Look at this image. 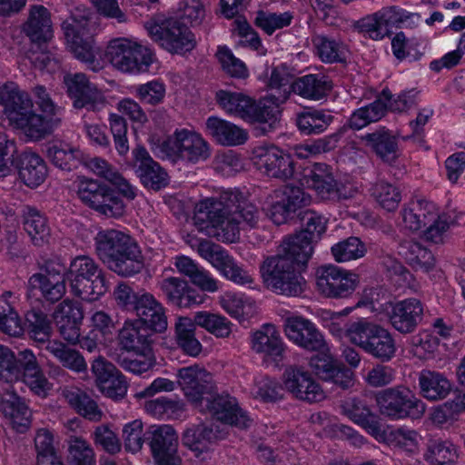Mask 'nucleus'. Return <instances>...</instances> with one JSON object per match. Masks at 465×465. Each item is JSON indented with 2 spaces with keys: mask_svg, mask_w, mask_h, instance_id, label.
Here are the masks:
<instances>
[{
  "mask_svg": "<svg viewBox=\"0 0 465 465\" xmlns=\"http://www.w3.org/2000/svg\"><path fill=\"white\" fill-rule=\"evenodd\" d=\"M302 230L286 239L279 252L267 258L261 266L265 282L277 293L300 295L305 286L301 271L313 252V244L326 231L327 220L322 214L308 210L302 216Z\"/></svg>",
  "mask_w": 465,
  "mask_h": 465,
  "instance_id": "1",
  "label": "nucleus"
},
{
  "mask_svg": "<svg viewBox=\"0 0 465 465\" xmlns=\"http://www.w3.org/2000/svg\"><path fill=\"white\" fill-rule=\"evenodd\" d=\"M205 209H200L195 216L199 231L226 243L238 241L241 229L254 227L259 220L257 208L237 190L223 192L219 201Z\"/></svg>",
  "mask_w": 465,
  "mask_h": 465,
  "instance_id": "2",
  "label": "nucleus"
},
{
  "mask_svg": "<svg viewBox=\"0 0 465 465\" xmlns=\"http://www.w3.org/2000/svg\"><path fill=\"white\" fill-rule=\"evenodd\" d=\"M95 252L107 267L123 276H131L143 268V257L137 242L129 234L108 229L94 237Z\"/></svg>",
  "mask_w": 465,
  "mask_h": 465,
  "instance_id": "3",
  "label": "nucleus"
},
{
  "mask_svg": "<svg viewBox=\"0 0 465 465\" xmlns=\"http://www.w3.org/2000/svg\"><path fill=\"white\" fill-rule=\"evenodd\" d=\"M3 115L23 130L28 142H36L50 132L49 123L34 112L29 94L14 82L0 84V118Z\"/></svg>",
  "mask_w": 465,
  "mask_h": 465,
  "instance_id": "4",
  "label": "nucleus"
},
{
  "mask_svg": "<svg viewBox=\"0 0 465 465\" xmlns=\"http://www.w3.org/2000/svg\"><path fill=\"white\" fill-rule=\"evenodd\" d=\"M0 378L6 381H18L22 378L32 391L42 397L47 394L52 386L31 351H20L18 358H15L9 348L2 345H0Z\"/></svg>",
  "mask_w": 465,
  "mask_h": 465,
  "instance_id": "5",
  "label": "nucleus"
},
{
  "mask_svg": "<svg viewBox=\"0 0 465 465\" xmlns=\"http://www.w3.org/2000/svg\"><path fill=\"white\" fill-rule=\"evenodd\" d=\"M346 338L381 361H391L396 353V343L392 334L383 326L365 318L347 324Z\"/></svg>",
  "mask_w": 465,
  "mask_h": 465,
  "instance_id": "6",
  "label": "nucleus"
},
{
  "mask_svg": "<svg viewBox=\"0 0 465 465\" xmlns=\"http://www.w3.org/2000/svg\"><path fill=\"white\" fill-rule=\"evenodd\" d=\"M90 15L89 10L84 7H75L70 17L63 22L62 28L68 47L74 57L95 72L101 68V64L96 59Z\"/></svg>",
  "mask_w": 465,
  "mask_h": 465,
  "instance_id": "7",
  "label": "nucleus"
},
{
  "mask_svg": "<svg viewBox=\"0 0 465 465\" xmlns=\"http://www.w3.org/2000/svg\"><path fill=\"white\" fill-rule=\"evenodd\" d=\"M67 278L72 292L87 302L97 301L108 290L103 270L85 255L72 260Z\"/></svg>",
  "mask_w": 465,
  "mask_h": 465,
  "instance_id": "8",
  "label": "nucleus"
},
{
  "mask_svg": "<svg viewBox=\"0 0 465 465\" xmlns=\"http://www.w3.org/2000/svg\"><path fill=\"white\" fill-rule=\"evenodd\" d=\"M292 152H285L280 147H254L251 160L257 169L269 176L287 180L295 174L293 155L306 158L320 153V147H291Z\"/></svg>",
  "mask_w": 465,
  "mask_h": 465,
  "instance_id": "9",
  "label": "nucleus"
},
{
  "mask_svg": "<svg viewBox=\"0 0 465 465\" xmlns=\"http://www.w3.org/2000/svg\"><path fill=\"white\" fill-rule=\"evenodd\" d=\"M151 39L172 54H184L195 46L191 30L179 20L158 15L144 24Z\"/></svg>",
  "mask_w": 465,
  "mask_h": 465,
  "instance_id": "10",
  "label": "nucleus"
},
{
  "mask_svg": "<svg viewBox=\"0 0 465 465\" xmlns=\"http://www.w3.org/2000/svg\"><path fill=\"white\" fill-rule=\"evenodd\" d=\"M105 56L114 68L128 74L145 72L153 62V53L148 46L125 37L111 40Z\"/></svg>",
  "mask_w": 465,
  "mask_h": 465,
  "instance_id": "11",
  "label": "nucleus"
},
{
  "mask_svg": "<svg viewBox=\"0 0 465 465\" xmlns=\"http://www.w3.org/2000/svg\"><path fill=\"white\" fill-rule=\"evenodd\" d=\"M376 402L381 415L395 420L419 419L426 410L425 403L405 386H395L379 391Z\"/></svg>",
  "mask_w": 465,
  "mask_h": 465,
  "instance_id": "12",
  "label": "nucleus"
},
{
  "mask_svg": "<svg viewBox=\"0 0 465 465\" xmlns=\"http://www.w3.org/2000/svg\"><path fill=\"white\" fill-rule=\"evenodd\" d=\"M420 21L418 14L397 6L382 8L361 20V27L373 40H381L392 33V28L412 27Z\"/></svg>",
  "mask_w": 465,
  "mask_h": 465,
  "instance_id": "13",
  "label": "nucleus"
},
{
  "mask_svg": "<svg viewBox=\"0 0 465 465\" xmlns=\"http://www.w3.org/2000/svg\"><path fill=\"white\" fill-rule=\"evenodd\" d=\"M197 252L227 280L238 285H249L253 282L252 274L222 246L203 240L199 242Z\"/></svg>",
  "mask_w": 465,
  "mask_h": 465,
  "instance_id": "14",
  "label": "nucleus"
},
{
  "mask_svg": "<svg viewBox=\"0 0 465 465\" xmlns=\"http://www.w3.org/2000/svg\"><path fill=\"white\" fill-rule=\"evenodd\" d=\"M77 194L84 204L104 216L119 217L124 213L123 202L93 179L78 177Z\"/></svg>",
  "mask_w": 465,
  "mask_h": 465,
  "instance_id": "15",
  "label": "nucleus"
},
{
  "mask_svg": "<svg viewBox=\"0 0 465 465\" xmlns=\"http://www.w3.org/2000/svg\"><path fill=\"white\" fill-rule=\"evenodd\" d=\"M302 186L314 190L322 198H329L336 193L340 199H349L358 192L356 187L340 186L335 181L331 168L325 163H314L302 169L297 178Z\"/></svg>",
  "mask_w": 465,
  "mask_h": 465,
  "instance_id": "16",
  "label": "nucleus"
},
{
  "mask_svg": "<svg viewBox=\"0 0 465 465\" xmlns=\"http://www.w3.org/2000/svg\"><path fill=\"white\" fill-rule=\"evenodd\" d=\"M358 283L357 274L333 264L322 265L316 271L317 290L327 298H347L355 291Z\"/></svg>",
  "mask_w": 465,
  "mask_h": 465,
  "instance_id": "17",
  "label": "nucleus"
},
{
  "mask_svg": "<svg viewBox=\"0 0 465 465\" xmlns=\"http://www.w3.org/2000/svg\"><path fill=\"white\" fill-rule=\"evenodd\" d=\"M146 434L157 465H181L182 460L177 454L178 434L171 425H152Z\"/></svg>",
  "mask_w": 465,
  "mask_h": 465,
  "instance_id": "18",
  "label": "nucleus"
},
{
  "mask_svg": "<svg viewBox=\"0 0 465 465\" xmlns=\"http://www.w3.org/2000/svg\"><path fill=\"white\" fill-rule=\"evenodd\" d=\"M267 214L277 225L285 223L299 208L310 203L311 197L300 187L285 185L269 196Z\"/></svg>",
  "mask_w": 465,
  "mask_h": 465,
  "instance_id": "19",
  "label": "nucleus"
},
{
  "mask_svg": "<svg viewBox=\"0 0 465 465\" xmlns=\"http://www.w3.org/2000/svg\"><path fill=\"white\" fill-rule=\"evenodd\" d=\"M282 388L295 399L312 403L325 398L321 385L302 367L295 365L286 367L282 373Z\"/></svg>",
  "mask_w": 465,
  "mask_h": 465,
  "instance_id": "20",
  "label": "nucleus"
},
{
  "mask_svg": "<svg viewBox=\"0 0 465 465\" xmlns=\"http://www.w3.org/2000/svg\"><path fill=\"white\" fill-rule=\"evenodd\" d=\"M198 408L225 424L247 428L252 422L247 413L239 407L235 398L228 394H218L214 390L211 395L206 396L203 406Z\"/></svg>",
  "mask_w": 465,
  "mask_h": 465,
  "instance_id": "21",
  "label": "nucleus"
},
{
  "mask_svg": "<svg viewBox=\"0 0 465 465\" xmlns=\"http://www.w3.org/2000/svg\"><path fill=\"white\" fill-rule=\"evenodd\" d=\"M67 93L75 108L99 111L106 104L103 93L83 73L67 74L64 77Z\"/></svg>",
  "mask_w": 465,
  "mask_h": 465,
  "instance_id": "22",
  "label": "nucleus"
},
{
  "mask_svg": "<svg viewBox=\"0 0 465 465\" xmlns=\"http://www.w3.org/2000/svg\"><path fill=\"white\" fill-rule=\"evenodd\" d=\"M127 162L145 187L159 191L167 186L169 183L167 173L153 161L144 147H134Z\"/></svg>",
  "mask_w": 465,
  "mask_h": 465,
  "instance_id": "23",
  "label": "nucleus"
},
{
  "mask_svg": "<svg viewBox=\"0 0 465 465\" xmlns=\"http://www.w3.org/2000/svg\"><path fill=\"white\" fill-rule=\"evenodd\" d=\"M178 384L185 397L195 407L203 406L206 396L212 394L215 388L212 383V376L198 366L181 368L177 373Z\"/></svg>",
  "mask_w": 465,
  "mask_h": 465,
  "instance_id": "24",
  "label": "nucleus"
},
{
  "mask_svg": "<svg viewBox=\"0 0 465 465\" xmlns=\"http://www.w3.org/2000/svg\"><path fill=\"white\" fill-rule=\"evenodd\" d=\"M286 337L307 351H326L327 341L315 324L301 316L288 317L284 322Z\"/></svg>",
  "mask_w": 465,
  "mask_h": 465,
  "instance_id": "25",
  "label": "nucleus"
},
{
  "mask_svg": "<svg viewBox=\"0 0 465 465\" xmlns=\"http://www.w3.org/2000/svg\"><path fill=\"white\" fill-rule=\"evenodd\" d=\"M92 371L99 391L104 396L117 401L126 395L128 384L124 376L104 358L98 357L93 361Z\"/></svg>",
  "mask_w": 465,
  "mask_h": 465,
  "instance_id": "26",
  "label": "nucleus"
},
{
  "mask_svg": "<svg viewBox=\"0 0 465 465\" xmlns=\"http://www.w3.org/2000/svg\"><path fill=\"white\" fill-rule=\"evenodd\" d=\"M252 351L262 356L267 362L277 364L283 359L285 343L275 325L266 323L252 332L251 339Z\"/></svg>",
  "mask_w": 465,
  "mask_h": 465,
  "instance_id": "27",
  "label": "nucleus"
},
{
  "mask_svg": "<svg viewBox=\"0 0 465 465\" xmlns=\"http://www.w3.org/2000/svg\"><path fill=\"white\" fill-rule=\"evenodd\" d=\"M389 312V319L392 327L401 332H412L420 323L423 314L424 306L422 302L416 298H408L397 302L391 305Z\"/></svg>",
  "mask_w": 465,
  "mask_h": 465,
  "instance_id": "28",
  "label": "nucleus"
},
{
  "mask_svg": "<svg viewBox=\"0 0 465 465\" xmlns=\"http://www.w3.org/2000/svg\"><path fill=\"white\" fill-rule=\"evenodd\" d=\"M167 302L178 308H191L204 302V295L179 277H168L159 282Z\"/></svg>",
  "mask_w": 465,
  "mask_h": 465,
  "instance_id": "29",
  "label": "nucleus"
},
{
  "mask_svg": "<svg viewBox=\"0 0 465 465\" xmlns=\"http://www.w3.org/2000/svg\"><path fill=\"white\" fill-rule=\"evenodd\" d=\"M134 312L143 325L156 331L163 332L167 328L165 309L156 298L149 292H141Z\"/></svg>",
  "mask_w": 465,
  "mask_h": 465,
  "instance_id": "30",
  "label": "nucleus"
},
{
  "mask_svg": "<svg viewBox=\"0 0 465 465\" xmlns=\"http://www.w3.org/2000/svg\"><path fill=\"white\" fill-rule=\"evenodd\" d=\"M0 410L15 431L23 433L27 430L31 423V412L14 391L6 390L1 394Z\"/></svg>",
  "mask_w": 465,
  "mask_h": 465,
  "instance_id": "31",
  "label": "nucleus"
},
{
  "mask_svg": "<svg viewBox=\"0 0 465 465\" xmlns=\"http://www.w3.org/2000/svg\"><path fill=\"white\" fill-rule=\"evenodd\" d=\"M342 414L365 429L375 438L381 437V425L370 408L361 400L350 397L341 403Z\"/></svg>",
  "mask_w": 465,
  "mask_h": 465,
  "instance_id": "32",
  "label": "nucleus"
},
{
  "mask_svg": "<svg viewBox=\"0 0 465 465\" xmlns=\"http://www.w3.org/2000/svg\"><path fill=\"white\" fill-rule=\"evenodd\" d=\"M119 341L127 351L146 353L152 350L149 330L141 321H126L120 330Z\"/></svg>",
  "mask_w": 465,
  "mask_h": 465,
  "instance_id": "33",
  "label": "nucleus"
},
{
  "mask_svg": "<svg viewBox=\"0 0 465 465\" xmlns=\"http://www.w3.org/2000/svg\"><path fill=\"white\" fill-rule=\"evenodd\" d=\"M205 125L208 134L222 144L242 145L249 137L244 129L217 116L208 117Z\"/></svg>",
  "mask_w": 465,
  "mask_h": 465,
  "instance_id": "34",
  "label": "nucleus"
},
{
  "mask_svg": "<svg viewBox=\"0 0 465 465\" xmlns=\"http://www.w3.org/2000/svg\"><path fill=\"white\" fill-rule=\"evenodd\" d=\"M19 176L28 187L35 188L43 183L47 176L45 161L36 153L25 151L16 163Z\"/></svg>",
  "mask_w": 465,
  "mask_h": 465,
  "instance_id": "35",
  "label": "nucleus"
},
{
  "mask_svg": "<svg viewBox=\"0 0 465 465\" xmlns=\"http://www.w3.org/2000/svg\"><path fill=\"white\" fill-rule=\"evenodd\" d=\"M286 101V95L269 94L258 102L252 99L246 121L251 123L274 124L281 113L280 105Z\"/></svg>",
  "mask_w": 465,
  "mask_h": 465,
  "instance_id": "36",
  "label": "nucleus"
},
{
  "mask_svg": "<svg viewBox=\"0 0 465 465\" xmlns=\"http://www.w3.org/2000/svg\"><path fill=\"white\" fill-rule=\"evenodd\" d=\"M173 265L181 274L189 277L192 282L203 291L214 292L218 290V282L209 272L200 267L190 257L184 255L176 256Z\"/></svg>",
  "mask_w": 465,
  "mask_h": 465,
  "instance_id": "37",
  "label": "nucleus"
},
{
  "mask_svg": "<svg viewBox=\"0 0 465 465\" xmlns=\"http://www.w3.org/2000/svg\"><path fill=\"white\" fill-rule=\"evenodd\" d=\"M420 394L429 401L445 399L451 391L450 381L440 372L422 370L419 374Z\"/></svg>",
  "mask_w": 465,
  "mask_h": 465,
  "instance_id": "38",
  "label": "nucleus"
},
{
  "mask_svg": "<svg viewBox=\"0 0 465 465\" xmlns=\"http://www.w3.org/2000/svg\"><path fill=\"white\" fill-rule=\"evenodd\" d=\"M62 395L68 404L81 416L93 421H99L103 417V411L96 401L85 391L77 387H66Z\"/></svg>",
  "mask_w": 465,
  "mask_h": 465,
  "instance_id": "39",
  "label": "nucleus"
},
{
  "mask_svg": "<svg viewBox=\"0 0 465 465\" xmlns=\"http://www.w3.org/2000/svg\"><path fill=\"white\" fill-rule=\"evenodd\" d=\"M24 31L32 42H45L52 37V23L48 10L43 5L34 6Z\"/></svg>",
  "mask_w": 465,
  "mask_h": 465,
  "instance_id": "40",
  "label": "nucleus"
},
{
  "mask_svg": "<svg viewBox=\"0 0 465 465\" xmlns=\"http://www.w3.org/2000/svg\"><path fill=\"white\" fill-rule=\"evenodd\" d=\"M391 98V91L384 89L371 104L356 110L350 118L351 127L361 129L372 122L379 121L387 111L386 100Z\"/></svg>",
  "mask_w": 465,
  "mask_h": 465,
  "instance_id": "41",
  "label": "nucleus"
},
{
  "mask_svg": "<svg viewBox=\"0 0 465 465\" xmlns=\"http://www.w3.org/2000/svg\"><path fill=\"white\" fill-rule=\"evenodd\" d=\"M86 164L95 174L101 176L114 185L119 192L128 199H134L136 188L134 187L120 173L113 169L104 160L93 158L90 161L84 159Z\"/></svg>",
  "mask_w": 465,
  "mask_h": 465,
  "instance_id": "42",
  "label": "nucleus"
},
{
  "mask_svg": "<svg viewBox=\"0 0 465 465\" xmlns=\"http://www.w3.org/2000/svg\"><path fill=\"white\" fill-rule=\"evenodd\" d=\"M312 44L316 54L322 62L334 64L346 61L348 49L340 39L318 35L312 38Z\"/></svg>",
  "mask_w": 465,
  "mask_h": 465,
  "instance_id": "43",
  "label": "nucleus"
},
{
  "mask_svg": "<svg viewBox=\"0 0 465 465\" xmlns=\"http://www.w3.org/2000/svg\"><path fill=\"white\" fill-rule=\"evenodd\" d=\"M45 350L64 368L74 372L86 371L87 364L83 355L58 340L47 341Z\"/></svg>",
  "mask_w": 465,
  "mask_h": 465,
  "instance_id": "44",
  "label": "nucleus"
},
{
  "mask_svg": "<svg viewBox=\"0 0 465 465\" xmlns=\"http://www.w3.org/2000/svg\"><path fill=\"white\" fill-rule=\"evenodd\" d=\"M219 107L226 114L246 121L252 98L242 92L219 90L215 94Z\"/></svg>",
  "mask_w": 465,
  "mask_h": 465,
  "instance_id": "45",
  "label": "nucleus"
},
{
  "mask_svg": "<svg viewBox=\"0 0 465 465\" xmlns=\"http://www.w3.org/2000/svg\"><path fill=\"white\" fill-rule=\"evenodd\" d=\"M28 289L31 292L39 291L46 301L55 302L65 293V278L59 275L46 278L42 273H35L28 280Z\"/></svg>",
  "mask_w": 465,
  "mask_h": 465,
  "instance_id": "46",
  "label": "nucleus"
},
{
  "mask_svg": "<svg viewBox=\"0 0 465 465\" xmlns=\"http://www.w3.org/2000/svg\"><path fill=\"white\" fill-rule=\"evenodd\" d=\"M16 296L11 292L0 295V329L10 336H19L23 333V326L15 310Z\"/></svg>",
  "mask_w": 465,
  "mask_h": 465,
  "instance_id": "47",
  "label": "nucleus"
},
{
  "mask_svg": "<svg viewBox=\"0 0 465 465\" xmlns=\"http://www.w3.org/2000/svg\"><path fill=\"white\" fill-rule=\"evenodd\" d=\"M216 438L213 429L203 424L193 425L186 429L183 435V443L199 457L204 454L203 460L210 457L208 450L210 442Z\"/></svg>",
  "mask_w": 465,
  "mask_h": 465,
  "instance_id": "48",
  "label": "nucleus"
},
{
  "mask_svg": "<svg viewBox=\"0 0 465 465\" xmlns=\"http://www.w3.org/2000/svg\"><path fill=\"white\" fill-rule=\"evenodd\" d=\"M381 434L377 440H385L388 444L408 452L417 450L420 440L417 431L405 427L388 428L384 430L381 428Z\"/></svg>",
  "mask_w": 465,
  "mask_h": 465,
  "instance_id": "49",
  "label": "nucleus"
},
{
  "mask_svg": "<svg viewBox=\"0 0 465 465\" xmlns=\"http://www.w3.org/2000/svg\"><path fill=\"white\" fill-rule=\"evenodd\" d=\"M331 89L330 83L324 76L307 74L298 78L292 84V90L299 95L312 100L322 98Z\"/></svg>",
  "mask_w": 465,
  "mask_h": 465,
  "instance_id": "50",
  "label": "nucleus"
},
{
  "mask_svg": "<svg viewBox=\"0 0 465 465\" xmlns=\"http://www.w3.org/2000/svg\"><path fill=\"white\" fill-rule=\"evenodd\" d=\"M423 457L430 465H450L457 460L458 453L451 442L433 439L429 440Z\"/></svg>",
  "mask_w": 465,
  "mask_h": 465,
  "instance_id": "51",
  "label": "nucleus"
},
{
  "mask_svg": "<svg viewBox=\"0 0 465 465\" xmlns=\"http://www.w3.org/2000/svg\"><path fill=\"white\" fill-rule=\"evenodd\" d=\"M24 228L35 245H43L49 239L50 230L46 219L34 208H25Z\"/></svg>",
  "mask_w": 465,
  "mask_h": 465,
  "instance_id": "52",
  "label": "nucleus"
},
{
  "mask_svg": "<svg viewBox=\"0 0 465 465\" xmlns=\"http://www.w3.org/2000/svg\"><path fill=\"white\" fill-rule=\"evenodd\" d=\"M195 323L188 317H180L175 324L178 345L188 355L195 357L202 351V344L195 338Z\"/></svg>",
  "mask_w": 465,
  "mask_h": 465,
  "instance_id": "53",
  "label": "nucleus"
},
{
  "mask_svg": "<svg viewBox=\"0 0 465 465\" xmlns=\"http://www.w3.org/2000/svg\"><path fill=\"white\" fill-rule=\"evenodd\" d=\"M47 156L57 168L71 171L84 163V155L79 147H49Z\"/></svg>",
  "mask_w": 465,
  "mask_h": 465,
  "instance_id": "54",
  "label": "nucleus"
},
{
  "mask_svg": "<svg viewBox=\"0 0 465 465\" xmlns=\"http://www.w3.org/2000/svg\"><path fill=\"white\" fill-rule=\"evenodd\" d=\"M67 460L69 465H95V453L85 439L72 436L68 440Z\"/></svg>",
  "mask_w": 465,
  "mask_h": 465,
  "instance_id": "55",
  "label": "nucleus"
},
{
  "mask_svg": "<svg viewBox=\"0 0 465 465\" xmlns=\"http://www.w3.org/2000/svg\"><path fill=\"white\" fill-rule=\"evenodd\" d=\"M333 116L321 110H311L299 114L297 126L305 134L322 133L331 123Z\"/></svg>",
  "mask_w": 465,
  "mask_h": 465,
  "instance_id": "56",
  "label": "nucleus"
},
{
  "mask_svg": "<svg viewBox=\"0 0 465 465\" xmlns=\"http://www.w3.org/2000/svg\"><path fill=\"white\" fill-rule=\"evenodd\" d=\"M193 322L218 338H226L232 332V323L223 316L207 312H198Z\"/></svg>",
  "mask_w": 465,
  "mask_h": 465,
  "instance_id": "57",
  "label": "nucleus"
},
{
  "mask_svg": "<svg viewBox=\"0 0 465 465\" xmlns=\"http://www.w3.org/2000/svg\"><path fill=\"white\" fill-rule=\"evenodd\" d=\"M371 195L380 206L388 212L396 210L401 201L400 189L385 181H379L373 184Z\"/></svg>",
  "mask_w": 465,
  "mask_h": 465,
  "instance_id": "58",
  "label": "nucleus"
},
{
  "mask_svg": "<svg viewBox=\"0 0 465 465\" xmlns=\"http://www.w3.org/2000/svg\"><path fill=\"white\" fill-rule=\"evenodd\" d=\"M221 306L232 317L244 319L253 313L254 302L242 294L226 292L221 298Z\"/></svg>",
  "mask_w": 465,
  "mask_h": 465,
  "instance_id": "59",
  "label": "nucleus"
},
{
  "mask_svg": "<svg viewBox=\"0 0 465 465\" xmlns=\"http://www.w3.org/2000/svg\"><path fill=\"white\" fill-rule=\"evenodd\" d=\"M431 215L427 214V211H421L420 217L423 227L426 228L425 237L433 242H439L442 239V234L448 230L449 223L445 215H440L436 205L433 203Z\"/></svg>",
  "mask_w": 465,
  "mask_h": 465,
  "instance_id": "60",
  "label": "nucleus"
},
{
  "mask_svg": "<svg viewBox=\"0 0 465 465\" xmlns=\"http://www.w3.org/2000/svg\"><path fill=\"white\" fill-rule=\"evenodd\" d=\"M433 210V203L426 200H416L411 202L401 211L402 224L405 229L416 232L423 228L420 213L421 211H427L428 215H431L430 213ZM430 218V216H428Z\"/></svg>",
  "mask_w": 465,
  "mask_h": 465,
  "instance_id": "61",
  "label": "nucleus"
},
{
  "mask_svg": "<svg viewBox=\"0 0 465 465\" xmlns=\"http://www.w3.org/2000/svg\"><path fill=\"white\" fill-rule=\"evenodd\" d=\"M365 252V244L358 237H349L331 247L333 258L338 262L361 258Z\"/></svg>",
  "mask_w": 465,
  "mask_h": 465,
  "instance_id": "62",
  "label": "nucleus"
},
{
  "mask_svg": "<svg viewBox=\"0 0 465 465\" xmlns=\"http://www.w3.org/2000/svg\"><path fill=\"white\" fill-rule=\"evenodd\" d=\"M292 18L293 16L290 12L277 14L261 10L256 13L254 23L259 28L271 35L276 30L290 25Z\"/></svg>",
  "mask_w": 465,
  "mask_h": 465,
  "instance_id": "63",
  "label": "nucleus"
},
{
  "mask_svg": "<svg viewBox=\"0 0 465 465\" xmlns=\"http://www.w3.org/2000/svg\"><path fill=\"white\" fill-rule=\"evenodd\" d=\"M401 253L406 261L417 269L429 271L434 266L432 253L418 242H410L407 246H403Z\"/></svg>",
  "mask_w": 465,
  "mask_h": 465,
  "instance_id": "64",
  "label": "nucleus"
}]
</instances>
